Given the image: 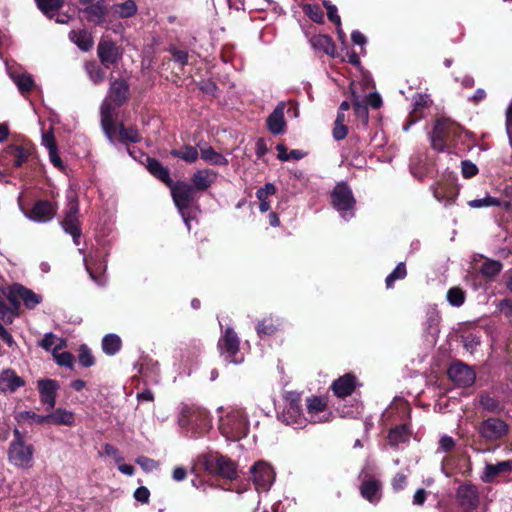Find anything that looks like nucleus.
I'll return each instance as SVG.
<instances>
[{
    "label": "nucleus",
    "instance_id": "62",
    "mask_svg": "<svg viewBox=\"0 0 512 512\" xmlns=\"http://www.w3.org/2000/svg\"><path fill=\"white\" fill-rule=\"evenodd\" d=\"M312 43L314 46H322L326 53H329V47L332 46L331 39L328 36H318L313 38Z\"/></svg>",
    "mask_w": 512,
    "mask_h": 512
},
{
    "label": "nucleus",
    "instance_id": "54",
    "mask_svg": "<svg viewBox=\"0 0 512 512\" xmlns=\"http://www.w3.org/2000/svg\"><path fill=\"white\" fill-rule=\"evenodd\" d=\"M102 455L113 458L117 463H121L123 461V457L121 456L119 450L108 443L103 445Z\"/></svg>",
    "mask_w": 512,
    "mask_h": 512
},
{
    "label": "nucleus",
    "instance_id": "40",
    "mask_svg": "<svg viewBox=\"0 0 512 512\" xmlns=\"http://www.w3.org/2000/svg\"><path fill=\"white\" fill-rule=\"evenodd\" d=\"M37 7L49 18L54 17V11L63 6L64 0H35Z\"/></svg>",
    "mask_w": 512,
    "mask_h": 512
},
{
    "label": "nucleus",
    "instance_id": "27",
    "mask_svg": "<svg viewBox=\"0 0 512 512\" xmlns=\"http://www.w3.org/2000/svg\"><path fill=\"white\" fill-rule=\"evenodd\" d=\"M355 386V377L351 374H346L333 382L332 389L338 397H346L353 393Z\"/></svg>",
    "mask_w": 512,
    "mask_h": 512
},
{
    "label": "nucleus",
    "instance_id": "38",
    "mask_svg": "<svg viewBox=\"0 0 512 512\" xmlns=\"http://www.w3.org/2000/svg\"><path fill=\"white\" fill-rule=\"evenodd\" d=\"M121 343L119 336L108 334L102 340V349L107 355H114L120 350Z\"/></svg>",
    "mask_w": 512,
    "mask_h": 512
},
{
    "label": "nucleus",
    "instance_id": "3",
    "mask_svg": "<svg viewBox=\"0 0 512 512\" xmlns=\"http://www.w3.org/2000/svg\"><path fill=\"white\" fill-rule=\"evenodd\" d=\"M249 426L248 416L240 408H230L219 417L218 429L221 435L229 441H238L246 437Z\"/></svg>",
    "mask_w": 512,
    "mask_h": 512
},
{
    "label": "nucleus",
    "instance_id": "45",
    "mask_svg": "<svg viewBox=\"0 0 512 512\" xmlns=\"http://www.w3.org/2000/svg\"><path fill=\"white\" fill-rule=\"evenodd\" d=\"M502 263L496 260H486L481 265L480 271L481 273L489 278H492L499 274L502 270Z\"/></svg>",
    "mask_w": 512,
    "mask_h": 512
},
{
    "label": "nucleus",
    "instance_id": "50",
    "mask_svg": "<svg viewBox=\"0 0 512 512\" xmlns=\"http://www.w3.org/2000/svg\"><path fill=\"white\" fill-rule=\"evenodd\" d=\"M16 310V307L15 309L8 307L4 299L0 295V317L3 321H5L6 323H12L14 318L17 316Z\"/></svg>",
    "mask_w": 512,
    "mask_h": 512
},
{
    "label": "nucleus",
    "instance_id": "46",
    "mask_svg": "<svg viewBox=\"0 0 512 512\" xmlns=\"http://www.w3.org/2000/svg\"><path fill=\"white\" fill-rule=\"evenodd\" d=\"M85 70L95 84L101 83L105 78V72L95 62H89L85 65Z\"/></svg>",
    "mask_w": 512,
    "mask_h": 512
},
{
    "label": "nucleus",
    "instance_id": "47",
    "mask_svg": "<svg viewBox=\"0 0 512 512\" xmlns=\"http://www.w3.org/2000/svg\"><path fill=\"white\" fill-rule=\"evenodd\" d=\"M447 301L452 306L460 307L465 301V292L458 287L450 288L447 292Z\"/></svg>",
    "mask_w": 512,
    "mask_h": 512
},
{
    "label": "nucleus",
    "instance_id": "11",
    "mask_svg": "<svg viewBox=\"0 0 512 512\" xmlns=\"http://www.w3.org/2000/svg\"><path fill=\"white\" fill-rule=\"evenodd\" d=\"M479 435L487 441H496L508 432V425L500 418L490 417L483 420L478 428Z\"/></svg>",
    "mask_w": 512,
    "mask_h": 512
},
{
    "label": "nucleus",
    "instance_id": "13",
    "mask_svg": "<svg viewBox=\"0 0 512 512\" xmlns=\"http://www.w3.org/2000/svg\"><path fill=\"white\" fill-rule=\"evenodd\" d=\"M449 378L460 387H469L475 382L476 374L468 365L456 362L448 369Z\"/></svg>",
    "mask_w": 512,
    "mask_h": 512
},
{
    "label": "nucleus",
    "instance_id": "22",
    "mask_svg": "<svg viewBox=\"0 0 512 512\" xmlns=\"http://www.w3.org/2000/svg\"><path fill=\"white\" fill-rule=\"evenodd\" d=\"M25 385V381L12 369H4L0 372V392L14 393Z\"/></svg>",
    "mask_w": 512,
    "mask_h": 512
},
{
    "label": "nucleus",
    "instance_id": "52",
    "mask_svg": "<svg viewBox=\"0 0 512 512\" xmlns=\"http://www.w3.org/2000/svg\"><path fill=\"white\" fill-rule=\"evenodd\" d=\"M53 358L58 365L68 368L72 367L74 361L72 354L69 352L54 351Z\"/></svg>",
    "mask_w": 512,
    "mask_h": 512
},
{
    "label": "nucleus",
    "instance_id": "17",
    "mask_svg": "<svg viewBox=\"0 0 512 512\" xmlns=\"http://www.w3.org/2000/svg\"><path fill=\"white\" fill-rule=\"evenodd\" d=\"M307 420L312 423L328 421L330 412L327 403L319 397H311L307 400Z\"/></svg>",
    "mask_w": 512,
    "mask_h": 512
},
{
    "label": "nucleus",
    "instance_id": "18",
    "mask_svg": "<svg viewBox=\"0 0 512 512\" xmlns=\"http://www.w3.org/2000/svg\"><path fill=\"white\" fill-rule=\"evenodd\" d=\"M14 297L20 298L28 309H34L42 301V297L40 295L21 285L13 286L9 295V300L11 303L16 305V308H18L17 301L14 299Z\"/></svg>",
    "mask_w": 512,
    "mask_h": 512
},
{
    "label": "nucleus",
    "instance_id": "4",
    "mask_svg": "<svg viewBox=\"0 0 512 512\" xmlns=\"http://www.w3.org/2000/svg\"><path fill=\"white\" fill-rule=\"evenodd\" d=\"M13 436L8 448L9 462L21 469L31 468L34 464V446L25 440L17 428L13 430Z\"/></svg>",
    "mask_w": 512,
    "mask_h": 512
},
{
    "label": "nucleus",
    "instance_id": "43",
    "mask_svg": "<svg viewBox=\"0 0 512 512\" xmlns=\"http://www.w3.org/2000/svg\"><path fill=\"white\" fill-rule=\"evenodd\" d=\"M171 155L189 163H194L199 157L197 148L193 146H185L182 150H172Z\"/></svg>",
    "mask_w": 512,
    "mask_h": 512
},
{
    "label": "nucleus",
    "instance_id": "19",
    "mask_svg": "<svg viewBox=\"0 0 512 512\" xmlns=\"http://www.w3.org/2000/svg\"><path fill=\"white\" fill-rule=\"evenodd\" d=\"M512 471V461L506 460L498 462L497 464H486L480 476L484 483H493L496 479Z\"/></svg>",
    "mask_w": 512,
    "mask_h": 512
},
{
    "label": "nucleus",
    "instance_id": "12",
    "mask_svg": "<svg viewBox=\"0 0 512 512\" xmlns=\"http://www.w3.org/2000/svg\"><path fill=\"white\" fill-rule=\"evenodd\" d=\"M252 479L257 490H267L274 481L273 468L264 461H258L251 467Z\"/></svg>",
    "mask_w": 512,
    "mask_h": 512
},
{
    "label": "nucleus",
    "instance_id": "1",
    "mask_svg": "<svg viewBox=\"0 0 512 512\" xmlns=\"http://www.w3.org/2000/svg\"><path fill=\"white\" fill-rule=\"evenodd\" d=\"M178 424L191 438L207 434L213 427L212 416L203 407L182 404L178 413Z\"/></svg>",
    "mask_w": 512,
    "mask_h": 512
},
{
    "label": "nucleus",
    "instance_id": "36",
    "mask_svg": "<svg viewBox=\"0 0 512 512\" xmlns=\"http://www.w3.org/2000/svg\"><path fill=\"white\" fill-rule=\"evenodd\" d=\"M410 433L406 425H400L390 430L388 435L389 444L398 446L409 440Z\"/></svg>",
    "mask_w": 512,
    "mask_h": 512
},
{
    "label": "nucleus",
    "instance_id": "37",
    "mask_svg": "<svg viewBox=\"0 0 512 512\" xmlns=\"http://www.w3.org/2000/svg\"><path fill=\"white\" fill-rule=\"evenodd\" d=\"M468 205L471 208H483V207H490V206H501L504 209L510 208V202L505 201L501 202L498 198L492 197V196H485L483 198L474 199L468 202Z\"/></svg>",
    "mask_w": 512,
    "mask_h": 512
},
{
    "label": "nucleus",
    "instance_id": "35",
    "mask_svg": "<svg viewBox=\"0 0 512 512\" xmlns=\"http://www.w3.org/2000/svg\"><path fill=\"white\" fill-rule=\"evenodd\" d=\"M479 403L484 410L490 413H500L504 410V405L488 393H482L479 396Z\"/></svg>",
    "mask_w": 512,
    "mask_h": 512
},
{
    "label": "nucleus",
    "instance_id": "26",
    "mask_svg": "<svg viewBox=\"0 0 512 512\" xmlns=\"http://www.w3.org/2000/svg\"><path fill=\"white\" fill-rule=\"evenodd\" d=\"M97 52L101 63L106 67L116 63L119 58L118 48L111 41L102 40L98 45Z\"/></svg>",
    "mask_w": 512,
    "mask_h": 512
},
{
    "label": "nucleus",
    "instance_id": "9",
    "mask_svg": "<svg viewBox=\"0 0 512 512\" xmlns=\"http://www.w3.org/2000/svg\"><path fill=\"white\" fill-rule=\"evenodd\" d=\"M203 466L209 473L219 475L229 480H233L237 477L235 463L222 455L210 454L204 456Z\"/></svg>",
    "mask_w": 512,
    "mask_h": 512
},
{
    "label": "nucleus",
    "instance_id": "32",
    "mask_svg": "<svg viewBox=\"0 0 512 512\" xmlns=\"http://www.w3.org/2000/svg\"><path fill=\"white\" fill-rule=\"evenodd\" d=\"M360 490L361 495L371 503H375L380 499V484L376 480H368L363 482Z\"/></svg>",
    "mask_w": 512,
    "mask_h": 512
},
{
    "label": "nucleus",
    "instance_id": "57",
    "mask_svg": "<svg viewBox=\"0 0 512 512\" xmlns=\"http://www.w3.org/2000/svg\"><path fill=\"white\" fill-rule=\"evenodd\" d=\"M79 363L83 367H90L94 364L93 356L85 346H83L80 350Z\"/></svg>",
    "mask_w": 512,
    "mask_h": 512
},
{
    "label": "nucleus",
    "instance_id": "23",
    "mask_svg": "<svg viewBox=\"0 0 512 512\" xmlns=\"http://www.w3.org/2000/svg\"><path fill=\"white\" fill-rule=\"evenodd\" d=\"M59 386L55 380L42 379L38 381V389L40 392L41 402L53 408L56 403V393Z\"/></svg>",
    "mask_w": 512,
    "mask_h": 512
},
{
    "label": "nucleus",
    "instance_id": "2",
    "mask_svg": "<svg viewBox=\"0 0 512 512\" xmlns=\"http://www.w3.org/2000/svg\"><path fill=\"white\" fill-rule=\"evenodd\" d=\"M129 86L124 80H115L111 83L108 96L104 99L100 107L101 125L106 136L112 140L115 133L114 125V107L121 106L127 99Z\"/></svg>",
    "mask_w": 512,
    "mask_h": 512
},
{
    "label": "nucleus",
    "instance_id": "31",
    "mask_svg": "<svg viewBox=\"0 0 512 512\" xmlns=\"http://www.w3.org/2000/svg\"><path fill=\"white\" fill-rule=\"evenodd\" d=\"M69 38L83 51H88L93 46L92 36L86 30L71 31Z\"/></svg>",
    "mask_w": 512,
    "mask_h": 512
},
{
    "label": "nucleus",
    "instance_id": "30",
    "mask_svg": "<svg viewBox=\"0 0 512 512\" xmlns=\"http://www.w3.org/2000/svg\"><path fill=\"white\" fill-rule=\"evenodd\" d=\"M147 169L153 176H155L165 184L171 185L169 170L166 167H164L158 160L153 158H147Z\"/></svg>",
    "mask_w": 512,
    "mask_h": 512
},
{
    "label": "nucleus",
    "instance_id": "25",
    "mask_svg": "<svg viewBox=\"0 0 512 512\" xmlns=\"http://www.w3.org/2000/svg\"><path fill=\"white\" fill-rule=\"evenodd\" d=\"M217 179V173L211 169H201L197 170L191 178L192 185L197 191H205L212 184L215 183Z\"/></svg>",
    "mask_w": 512,
    "mask_h": 512
},
{
    "label": "nucleus",
    "instance_id": "29",
    "mask_svg": "<svg viewBox=\"0 0 512 512\" xmlns=\"http://www.w3.org/2000/svg\"><path fill=\"white\" fill-rule=\"evenodd\" d=\"M200 155L205 162L211 165L225 166L228 164V160L224 155L208 145L200 147Z\"/></svg>",
    "mask_w": 512,
    "mask_h": 512
},
{
    "label": "nucleus",
    "instance_id": "58",
    "mask_svg": "<svg viewBox=\"0 0 512 512\" xmlns=\"http://www.w3.org/2000/svg\"><path fill=\"white\" fill-rule=\"evenodd\" d=\"M462 174L465 178H471L478 172L477 166L470 161H462Z\"/></svg>",
    "mask_w": 512,
    "mask_h": 512
},
{
    "label": "nucleus",
    "instance_id": "60",
    "mask_svg": "<svg viewBox=\"0 0 512 512\" xmlns=\"http://www.w3.org/2000/svg\"><path fill=\"white\" fill-rule=\"evenodd\" d=\"M150 492L149 490L144 487L140 486L138 487L134 492V498L143 504H146L149 502Z\"/></svg>",
    "mask_w": 512,
    "mask_h": 512
},
{
    "label": "nucleus",
    "instance_id": "51",
    "mask_svg": "<svg viewBox=\"0 0 512 512\" xmlns=\"http://www.w3.org/2000/svg\"><path fill=\"white\" fill-rule=\"evenodd\" d=\"M323 4H324L325 8L327 9V16H328L329 20L337 25L338 33H339L340 36H342L343 32H342V30L340 28V26H341V19H340V16L338 15V13H337L336 6L331 4L328 1H324Z\"/></svg>",
    "mask_w": 512,
    "mask_h": 512
},
{
    "label": "nucleus",
    "instance_id": "44",
    "mask_svg": "<svg viewBox=\"0 0 512 512\" xmlns=\"http://www.w3.org/2000/svg\"><path fill=\"white\" fill-rule=\"evenodd\" d=\"M279 325L278 321L267 318L258 323L256 331L259 336L272 335L277 331Z\"/></svg>",
    "mask_w": 512,
    "mask_h": 512
},
{
    "label": "nucleus",
    "instance_id": "5",
    "mask_svg": "<svg viewBox=\"0 0 512 512\" xmlns=\"http://www.w3.org/2000/svg\"><path fill=\"white\" fill-rule=\"evenodd\" d=\"M469 135L462 127L449 118H440L434 125L433 132L430 135L431 146L438 152L446 149V143L455 141L462 134Z\"/></svg>",
    "mask_w": 512,
    "mask_h": 512
},
{
    "label": "nucleus",
    "instance_id": "8",
    "mask_svg": "<svg viewBox=\"0 0 512 512\" xmlns=\"http://www.w3.org/2000/svg\"><path fill=\"white\" fill-rule=\"evenodd\" d=\"M285 406L280 419L287 425L302 427L307 421L301 408L300 394L294 391L286 392L284 396Z\"/></svg>",
    "mask_w": 512,
    "mask_h": 512
},
{
    "label": "nucleus",
    "instance_id": "7",
    "mask_svg": "<svg viewBox=\"0 0 512 512\" xmlns=\"http://www.w3.org/2000/svg\"><path fill=\"white\" fill-rule=\"evenodd\" d=\"M333 207L341 214L343 218L354 216L355 198L351 188L344 182L335 185L331 192Z\"/></svg>",
    "mask_w": 512,
    "mask_h": 512
},
{
    "label": "nucleus",
    "instance_id": "41",
    "mask_svg": "<svg viewBox=\"0 0 512 512\" xmlns=\"http://www.w3.org/2000/svg\"><path fill=\"white\" fill-rule=\"evenodd\" d=\"M15 419L19 423H47V415H38L33 411H20L15 415Z\"/></svg>",
    "mask_w": 512,
    "mask_h": 512
},
{
    "label": "nucleus",
    "instance_id": "49",
    "mask_svg": "<svg viewBox=\"0 0 512 512\" xmlns=\"http://www.w3.org/2000/svg\"><path fill=\"white\" fill-rule=\"evenodd\" d=\"M406 267L404 263H399L396 268L386 277L385 282L387 288H391L396 280L406 277Z\"/></svg>",
    "mask_w": 512,
    "mask_h": 512
},
{
    "label": "nucleus",
    "instance_id": "21",
    "mask_svg": "<svg viewBox=\"0 0 512 512\" xmlns=\"http://www.w3.org/2000/svg\"><path fill=\"white\" fill-rule=\"evenodd\" d=\"M56 210L53 203L44 200L38 201L31 209L29 218L36 222H47L55 216Z\"/></svg>",
    "mask_w": 512,
    "mask_h": 512
},
{
    "label": "nucleus",
    "instance_id": "42",
    "mask_svg": "<svg viewBox=\"0 0 512 512\" xmlns=\"http://www.w3.org/2000/svg\"><path fill=\"white\" fill-rule=\"evenodd\" d=\"M353 108L356 117L361 121V123L365 126L368 123V108L366 102L361 100L358 96L353 93Z\"/></svg>",
    "mask_w": 512,
    "mask_h": 512
},
{
    "label": "nucleus",
    "instance_id": "55",
    "mask_svg": "<svg viewBox=\"0 0 512 512\" xmlns=\"http://www.w3.org/2000/svg\"><path fill=\"white\" fill-rule=\"evenodd\" d=\"M136 463L146 472L153 471L157 469L158 464L155 460L141 456L136 459Z\"/></svg>",
    "mask_w": 512,
    "mask_h": 512
},
{
    "label": "nucleus",
    "instance_id": "10",
    "mask_svg": "<svg viewBox=\"0 0 512 512\" xmlns=\"http://www.w3.org/2000/svg\"><path fill=\"white\" fill-rule=\"evenodd\" d=\"M68 209L65 217L61 222L64 231L73 237L75 245H79V238L81 236V228L78 220V200L74 191L67 193Z\"/></svg>",
    "mask_w": 512,
    "mask_h": 512
},
{
    "label": "nucleus",
    "instance_id": "59",
    "mask_svg": "<svg viewBox=\"0 0 512 512\" xmlns=\"http://www.w3.org/2000/svg\"><path fill=\"white\" fill-rule=\"evenodd\" d=\"M430 102V98L427 94H416L413 96L414 110H420L426 107Z\"/></svg>",
    "mask_w": 512,
    "mask_h": 512
},
{
    "label": "nucleus",
    "instance_id": "14",
    "mask_svg": "<svg viewBox=\"0 0 512 512\" xmlns=\"http://www.w3.org/2000/svg\"><path fill=\"white\" fill-rule=\"evenodd\" d=\"M218 347L225 360L229 363H237L234 356L239 350V339L231 328H227L218 342Z\"/></svg>",
    "mask_w": 512,
    "mask_h": 512
},
{
    "label": "nucleus",
    "instance_id": "63",
    "mask_svg": "<svg viewBox=\"0 0 512 512\" xmlns=\"http://www.w3.org/2000/svg\"><path fill=\"white\" fill-rule=\"evenodd\" d=\"M42 145L45 146L48 151L57 148L52 132H47L42 135Z\"/></svg>",
    "mask_w": 512,
    "mask_h": 512
},
{
    "label": "nucleus",
    "instance_id": "56",
    "mask_svg": "<svg viewBox=\"0 0 512 512\" xmlns=\"http://www.w3.org/2000/svg\"><path fill=\"white\" fill-rule=\"evenodd\" d=\"M276 193V187L272 183H266L264 187L260 188L256 192V197L258 200L265 199L267 200L268 196L274 195Z\"/></svg>",
    "mask_w": 512,
    "mask_h": 512
},
{
    "label": "nucleus",
    "instance_id": "16",
    "mask_svg": "<svg viewBox=\"0 0 512 512\" xmlns=\"http://www.w3.org/2000/svg\"><path fill=\"white\" fill-rule=\"evenodd\" d=\"M457 500L459 505L465 510L472 512L479 505V493L477 488L471 484L460 485L457 489Z\"/></svg>",
    "mask_w": 512,
    "mask_h": 512
},
{
    "label": "nucleus",
    "instance_id": "24",
    "mask_svg": "<svg viewBox=\"0 0 512 512\" xmlns=\"http://www.w3.org/2000/svg\"><path fill=\"white\" fill-rule=\"evenodd\" d=\"M284 110L285 104L280 102L267 118V127L275 135L282 134L285 131Z\"/></svg>",
    "mask_w": 512,
    "mask_h": 512
},
{
    "label": "nucleus",
    "instance_id": "28",
    "mask_svg": "<svg viewBox=\"0 0 512 512\" xmlns=\"http://www.w3.org/2000/svg\"><path fill=\"white\" fill-rule=\"evenodd\" d=\"M74 421V413L62 408L47 415V423L50 424L72 426Z\"/></svg>",
    "mask_w": 512,
    "mask_h": 512
},
{
    "label": "nucleus",
    "instance_id": "20",
    "mask_svg": "<svg viewBox=\"0 0 512 512\" xmlns=\"http://www.w3.org/2000/svg\"><path fill=\"white\" fill-rule=\"evenodd\" d=\"M6 69L10 78L22 94L27 93L32 89L34 81L29 73L22 72L19 67L11 65L9 62H6Z\"/></svg>",
    "mask_w": 512,
    "mask_h": 512
},
{
    "label": "nucleus",
    "instance_id": "53",
    "mask_svg": "<svg viewBox=\"0 0 512 512\" xmlns=\"http://www.w3.org/2000/svg\"><path fill=\"white\" fill-rule=\"evenodd\" d=\"M306 14L315 22L321 23L323 20V12L317 5H307L304 8Z\"/></svg>",
    "mask_w": 512,
    "mask_h": 512
},
{
    "label": "nucleus",
    "instance_id": "34",
    "mask_svg": "<svg viewBox=\"0 0 512 512\" xmlns=\"http://www.w3.org/2000/svg\"><path fill=\"white\" fill-rule=\"evenodd\" d=\"M40 346L46 351H51L53 354L54 351H60L66 347V341L63 338H59L50 332L44 335L40 342Z\"/></svg>",
    "mask_w": 512,
    "mask_h": 512
},
{
    "label": "nucleus",
    "instance_id": "48",
    "mask_svg": "<svg viewBox=\"0 0 512 512\" xmlns=\"http://www.w3.org/2000/svg\"><path fill=\"white\" fill-rule=\"evenodd\" d=\"M119 135L122 142L136 143L140 140V135L137 129L133 127L126 128L123 124L119 127Z\"/></svg>",
    "mask_w": 512,
    "mask_h": 512
},
{
    "label": "nucleus",
    "instance_id": "64",
    "mask_svg": "<svg viewBox=\"0 0 512 512\" xmlns=\"http://www.w3.org/2000/svg\"><path fill=\"white\" fill-rule=\"evenodd\" d=\"M347 135V127L344 124H337L333 128V137L335 140L339 141L346 137Z\"/></svg>",
    "mask_w": 512,
    "mask_h": 512
},
{
    "label": "nucleus",
    "instance_id": "15",
    "mask_svg": "<svg viewBox=\"0 0 512 512\" xmlns=\"http://www.w3.org/2000/svg\"><path fill=\"white\" fill-rule=\"evenodd\" d=\"M31 155V149L23 146L8 145L0 155L3 164L11 163L13 167L19 168L27 162Z\"/></svg>",
    "mask_w": 512,
    "mask_h": 512
},
{
    "label": "nucleus",
    "instance_id": "6",
    "mask_svg": "<svg viewBox=\"0 0 512 512\" xmlns=\"http://www.w3.org/2000/svg\"><path fill=\"white\" fill-rule=\"evenodd\" d=\"M168 186L171 189L173 201L183 217L188 230H190V219L185 216V210L196 200V190L193 185L184 181H178L176 183L171 181V185Z\"/></svg>",
    "mask_w": 512,
    "mask_h": 512
},
{
    "label": "nucleus",
    "instance_id": "33",
    "mask_svg": "<svg viewBox=\"0 0 512 512\" xmlns=\"http://www.w3.org/2000/svg\"><path fill=\"white\" fill-rule=\"evenodd\" d=\"M87 19L96 24H100L104 21L106 15V5L104 1H98L95 4L88 6L85 9Z\"/></svg>",
    "mask_w": 512,
    "mask_h": 512
},
{
    "label": "nucleus",
    "instance_id": "39",
    "mask_svg": "<svg viewBox=\"0 0 512 512\" xmlns=\"http://www.w3.org/2000/svg\"><path fill=\"white\" fill-rule=\"evenodd\" d=\"M114 14L121 18H128L137 12L136 3L133 0H127L123 3L115 4L112 7Z\"/></svg>",
    "mask_w": 512,
    "mask_h": 512
},
{
    "label": "nucleus",
    "instance_id": "61",
    "mask_svg": "<svg viewBox=\"0 0 512 512\" xmlns=\"http://www.w3.org/2000/svg\"><path fill=\"white\" fill-rule=\"evenodd\" d=\"M455 446V441L450 436H442L439 441V447L443 452H449L451 451Z\"/></svg>",
    "mask_w": 512,
    "mask_h": 512
}]
</instances>
